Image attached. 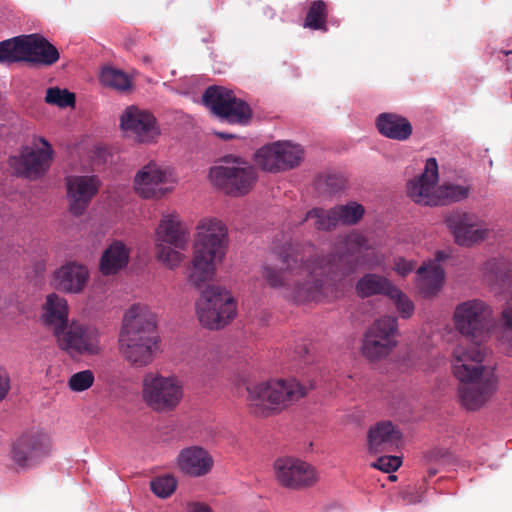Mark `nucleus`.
Listing matches in <instances>:
<instances>
[{"label":"nucleus","instance_id":"dca6fc26","mask_svg":"<svg viewBox=\"0 0 512 512\" xmlns=\"http://www.w3.org/2000/svg\"><path fill=\"white\" fill-rule=\"evenodd\" d=\"M40 141L44 145L43 148L34 149L25 146L21 149L18 156L10 157L9 164L18 175L30 180H36L42 177L49 169L53 150L47 140L41 138Z\"/></svg>","mask_w":512,"mask_h":512},{"label":"nucleus","instance_id":"5701e85b","mask_svg":"<svg viewBox=\"0 0 512 512\" xmlns=\"http://www.w3.org/2000/svg\"><path fill=\"white\" fill-rule=\"evenodd\" d=\"M214 461L207 450L199 446H191L180 451L177 457L178 468L186 475L201 477L208 474Z\"/></svg>","mask_w":512,"mask_h":512},{"label":"nucleus","instance_id":"79ce46f5","mask_svg":"<svg viewBox=\"0 0 512 512\" xmlns=\"http://www.w3.org/2000/svg\"><path fill=\"white\" fill-rule=\"evenodd\" d=\"M345 179L338 174H327L318 181V187L323 188L328 194H335L343 189Z\"/></svg>","mask_w":512,"mask_h":512},{"label":"nucleus","instance_id":"f3484780","mask_svg":"<svg viewBox=\"0 0 512 512\" xmlns=\"http://www.w3.org/2000/svg\"><path fill=\"white\" fill-rule=\"evenodd\" d=\"M174 182L175 178L170 169L163 168L155 162H149L135 175L134 188L142 198L159 199L172 189L165 185Z\"/></svg>","mask_w":512,"mask_h":512},{"label":"nucleus","instance_id":"c9c22d12","mask_svg":"<svg viewBox=\"0 0 512 512\" xmlns=\"http://www.w3.org/2000/svg\"><path fill=\"white\" fill-rule=\"evenodd\" d=\"M387 297L393 302L401 318L409 319L412 317L415 310L414 303L398 287L394 285Z\"/></svg>","mask_w":512,"mask_h":512},{"label":"nucleus","instance_id":"de8ad7c7","mask_svg":"<svg viewBox=\"0 0 512 512\" xmlns=\"http://www.w3.org/2000/svg\"><path fill=\"white\" fill-rule=\"evenodd\" d=\"M502 320L505 326L512 329V297L507 301L502 310Z\"/></svg>","mask_w":512,"mask_h":512},{"label":"nucleus","instance_id":"72a5a7b5","mask_svg":"<svg viewBox=\"0 0 512 512\" xmlns=\"http://www.w3.org/2000/svg\"><path fill=\"white\" fill-rule=\"evenodd\" d=\"M309 220H314L315 229L320 231H331L338 225L333 208L329 210L313 208L306 213L302 222Z\"/></svg>","mask_w":512,"mask_h":512},{"label":"nucleus","instance_id":"58836bf2","mask_svg":"<svg viewBox=\"0 0 512 512\" xmlns=\"http://www.w3.org/2000/svg\"><path fill=\"white\" fill-rule=\"evenodd\" d=\"M176 486V479L170 475L155 478L150 483L151 490L160 498L169 497L175 491Z\"/></svg>","mask_w":512,"mask_h":512},{"label":"nucleus","instance_id":"4468645a","mask_svg":"<svg viewBox=\"0 0 512 512\" xmlns=\"http://www.w3.org/2000/svg\"><path fill=\"white\" fill-rule=\"evenodd\" d=\"M60 349L73 354L96 355L101 351L96 328L72 321L55 336Z\"/></svg>","mask_w":512,"mask_h":512},{"label":"nucleus","instance_id":"ea45409f","mask_svg":"<svg viewBox=\"0 0 512 512\" xmlns=\"http://www.w3.org/2000/svg\"><path fill=\"white\" fill-rule=\"evenodd\" d=\"M325 18V4L322 1H315L307 14L305 20V26L313 29L319 30L323 28Z\"/></svg>","mask_w":512,"mask_h":512},{"label":"nucleus","instance_id":"7c9ffc66","mask_svg":"<svg viewBox=\"0 0 512 512\" xmlns=\"http://www.w3.org/2000/svg\"><path fill=\"white\" fill-rule=\"evenodd\" d=\"M394 284L386 277L374 273H367L362 276L355 285L358 296L362 298L384 295L388 296Z\"/></svg>","mask_w":512,"mask_h":512},{"label":"nucleus","instance_id":"37998d69","mask_svg":"<svg viewBox=\"0 0 512 512\" xmlns=\"http://www.w3.org/2000/svg\"><path fill=\"white\" fill-rule=\"evenodd\" d=\"M402 464V460L397 456H381L371 464V467L379 469L385 473L395 472Z\"/></svg>","mask_w":512,"mask_h":512},{"label":"nucleus","instance_id":"a18cd8bd","mask_svg":"<svg viewBox=\"0 0 512 512\" xmlns=\"http://www.w3.org/2000/svg\"><path fill=\"white\" fill-rule=\"evenodd\" d=\"M11 389V379L8 371L0 366V401L4 400Z\"/></svg>","mask_w":512,"mask_h":512},{"label":"nucleus","instance_id":"20e7f679","mask_svg":"<svg viewBox=\"0 0 512 512\" xmlns=\"http://www.w3.org/2000/svg\"><path fill=\"white\" fill-rule=\"evenodd\" d=\"M197 230L188 279L194 286L200 287L213 278L216 265L225 255L227 228L220 220L203 219Z\"/></svg>","mask_w":512,"mask_h":512},{"label":"nucleus","instance_id":"f704fd0d","mask_svg":"<svg viewBox=\"0 0 512 512\" xmlns=\"http://www.w3.org/2000/svg\"><path fill=\"white\" fill-rule=\"evenodd\" d=\"M337 223L343 225H354L358 223L364 215V207L356 202H350L346 205L333 207Z\"/></svg>","mask_w":512,"mask_h":512},{"label":"nucleus","instance_id":"603ef678","mask_svg":"<svg viewBox=\"0 0 512 512\" xmlns=\"http://www.w3.org/2000/svg\"><path fill=\"white\" fill-rule=\"evenodd\" d=\"M503 53H504L505 55H512V50L503 51Z\"/></svg>","mask_w":512,"mask_h":512},{"label":"nucleus","instance_id":"0eeeda50","mask_svg":"<svg viewBox=\"0 0 512 512\" xmlns=\"http://www.w3.org/2000/svg\"><path fill=\"white\" fill-rule=\"evenodd\" d=\"M237 304L225 288L207 286L196 302V313L202 326L215 330L230 323L236 316Z\"/></svg>","mask_w":512,"mask_h":512},{"label":"nucleus","instance_id":"1a4fd4ad","mask_svg":"<svg viewBox=\"0 0 512 512\" xmlns=\"http://www.w3.org/2000/svg\"><path fill=\"white\" fill-rule=\"evenodd\" d=\"M183 386L175 376H163L149 372L142 379V398L153 411L166 413L173 411L181 402Z\"/></svg>","mask_w":512,"mask_h":512},{"label":"nucleus","instance_id":"423d86ee","mask_svg":"<svg viewBox=\"0 0 512 512\" xmlns=\"http://www.w3.org/2000/svg\"><path fill=\"white\" fill-rule=\"evenodd\" d=\"M438 182V164L435 158H429L424 172L409 181L408 196L417 204L424 206L447 205L466 199L469 196L468 186L444 184L435 188Z\"/></svg>","mask_w":512,"mask_h":512},{"label":"nucleus","instance_id":"412c9836","mask_svg":"<svg viewBox=\"0 0 512 512\" xmlns=\"http://www.w3.org/2000/svg\"><path fill=\"white\" fill-rule=\"evenodd\" d=\"M70 212L82 215L92 198L97 194L100 181L97 176H68L65 179Z\"/></svg>","mask_w":512,"mask_h":512},{"label":"nucleus","instance_id":"a211bd4d","mask_svg":"<svg viewBox=\"0 0 512 512\" xmlns=\"http://www.w3.org/2000/svg\"><path fill=\"white\" fill-rule=\"evenodd\" d=\"M485 371L483 362H480L479 371L473 378L461 380L458 394L461 405L468 411H476L483 407L496 391V381L492 375L482 377Z\"/></svg>","mask_w":512,"mask_h":512},{"label":"nucleus","instance_id":"a19ab883","mask_svg":"<svg viewBox=\"0 0 512 512\" xmlns=\"http://www.w3.org/2000/svg\"><path fill=\"white\" fill-rule=\"evenodd\" d=\"M94 383V374L91 370H83L71 375L68 387L74 392H82L89 389Z\"/></svg>","mask_w":512,"mask_h":512},{"label":"nucleus","instance_id":"c756f323","mask_svg":"<svg viewBox=\"0 0 512 512\" xmlns=\"http://www.w3.org/2000/svg\"><path fill=\"white\" fill-rule=\"evenodd\" d=\"M418 288L425 297L438 293L444 280V270L438 263L423 265L418 268Z\"/></svg>","mask_w":512,"mask_h":512},{"label":"nucleus","instance_id":"c85d7f7f","mask_svg":"<svg viewBox=\"0 0 512 512\" xmlns=\"http://www.w3.org/2000/svg\"><path fill=\"white\" fill-rule=\"evenodd\" d=\"M129 261V250L121 241H114L102 254L100 271L104 275L116 274L126 267Z\"/></svg>","mask_w":512,"mask_h":512},{"label":"nucleus","instance_id":"864d4df0","mask_svg":"<svg viewBox=\"0 0 512 512\" xmlns=\"http://www.w3.org/2000/svg\"><path fill=\"white\" fill-rule=\"evenodd\" d=\"M429 474H430V476H433V475H435V474H436V471H432V470H431V471H429Z\"/></svg>","mask_w":512,"mask_h":512},{"label":"nucleus","instance_id":"09e8293b","mask_svg":"<svg viewBox=\"0 0 512 512\" xmlns=\"http://www.w3.org/2000/svg\"><path fill=\"white\" fill-rule=\"evenodd\" d=\"M190 512H211V509L205 504L192 503L190 505Z\"/></svg>","mask_w":512,"mask_h":512},{"label":"nucleus","instance_id":"aec40b11","mask_svg":"<svg viewBox=\"0 0 512 512\" xmlns=\"http://www.w3.org/2000/svg\"><path fill=\"white\" fill-rule=\"evenodd\" d=\"M120 126L126 136L141 143L152 142L158 135L155 117L135 106L125 109L120 118Z\"/></svg>","mask_w":512,"mask_h":512},{"label":"nucleus","instance_id":"b1692460","mask_svg":"<svg viewBox=\"0 0 512 512\" xmlns=\"http://www.w3.org/2000/svg\"><path fill=\"white\" fill-rule=\"evenodd\" d=\"M35 34H20L0 42V62L31 63L38 38Z\"/></svg>","mask_w":512,"mask_h":512},{"label":"nucleus","instance_id":"2f4dec72","mask_svg":"<svg viewBox=\"0 0 512 512\" xmlns=\"http://www.w3.org/2000/svg\"><path fill=\"white\" fill-rule=\"evenodd\" d=\"M100 83L118 91H126L130 88L131 82L126 73L112 66L102 68L99 75Z\"/></svg>","mask_w":512,"mask_h":512},{"label":"nucleus","instance_id":"bb28decb","mask_svg":"<svg viewBox=\"0 0 512 512\" xmlns=\"http://www.w3.org/2000/svg\"><path fill=\"white\" fill-rule=\"evenodd\" d=\"M375 125L382 136L392 140L406 141L413 133L410 121L396 113L385 112L379 114Z\"/></svg>","mask_w":512,"mask_h":512},{"label":"nucleus","instance_id":"473e14b6","mask_svg":"<svg viewBox=\"0 0 512 512\" xmlns=\"http://www.w3.org/2000/svg\"><path fill=\"white\" fill-rule=\"evenodd\" d=\"M36 47L31 64L51 66L59 60L57 48L45 38H38Z\"/></svg>","mask_w":512,"mask_h":512},{"label":"nucleus","instance_id":"9d476101","mask_svg":"<svg viewBox=\"0 0 512 512\" xmlns=\"http://www.w3.org/2000/svg\"><path fill=\"white\" fill-rule=\"evenodd\" d=\"M226 165L210 169L211 182L225 193L240 196L248 193L256 180L254 168L239 157L227 156Z\"/></svg>","mask_w":512,"mask_h":512},{"label":"nucleus","instance_id":"f257e3e1","mask_svg":"<svg viewBox=\"0 0 512 512\" xmlns=\"http://www.w3.org/2000/svg\"><path fill=\"white\" fill-rule=\"evenodd\" d=\"M367 249L366 237L356 232L345 237L341 252L326 256L312 257V246L289 245L279 254L281 267L265 265L262 276L287 299L299 303L321 301L334 293L337 282L358 269Z\"/></svg>","mask_w":512,"mask_h":512},{"label":"nucleus","instance_id":"39448f33","mask_svg":"<svg viewBox=\"0 0 512 512\" xmlns=\"http://www.w3.org/2000/svg\"><path fill=\"white\" fill-rule=\"evenodd\" d=\"M247 405L252 414L268 417L306 395L297 380H270L247 386Z\"/></svg>","mask_w":512,"mask_h":512},{"label":"nucleus","instance_id":"3c124183","mask_svg":"<svg viewBox=\"0 0 512 512\" xmlns=\"http://www.w3.org/2000/svg\"><path fill=\"white\" fill-rule=\"evenodd\" d=\"M216 135L223 140H230L235 137L233 134L223 133V132H216Z\"/></svg>","mask_w":512,"mask_h":512},{"label":"nucleus","instance_id":"7ed1b4c3","mask_svg":"<svg viewBox=\"0 0 512 512\" xmlns=\"http://www.w3.org/2000/svg\"><path fill=\"white\" fill-rule=\"evenodd\" d=\"M155 315L141 304H135L124 314L119 334V350L125 360L137 367L150 364L158 350Z\"/></svg>","mask_w":512,"mask_h":512},{"label":"nucleus","instance_id":"a878e982","mask_svg":"<svg viewBox=\"0 0 512 512\" xmlns=\"http://www.w3.org/2000/svg\"><path fill=\"white\" fill-rule=\"evenodd\" d=\"M41 320L56 336L68 325L67 301L55 293L47 295L42 308Z\"/></svg>","mask_w":512,"mask_h":512},{"label":"nucleus","instance_id":"4c0bfd02","mask_svg":"<svg viewBox=\"0 0 512 512\" xmlns=\"http://www.w3.org/2000/svg\"><path fill=\"white\" fill-rule=\"evenodd\" d=\"M155 250L158 260L162 261L170 268L179 266L183 260L182 253L178 251L180 250L179 248L157 242V245H155Z\"/></svg>","mask_w":512,"mask_h":512},{"label":"nucleus","instance_id":"4be33fe9","mask_svg":"<svg viewBox=\"0 0 512 512\" xmlns=\"http://www.w3.org/2000/svg\"><path fill=\"white\" fill-rule=\"evenodd\" d=\"M402 438L400 430L390 421H380L367 432V449L371 454L393 452Z\"/></svg>","mask_w":512,"mask_h":512},{"label":"nucleus","instance_id":"9b49d317","mask_svg":"<svg viewBox=\"0 0 512 512\" xmlns=\"http://www.w3.org/2000/svg\"><path fill=\"white\" fill-rule=\"evenodd\" d=\"M398 323L395 316L376 319L366 330L361 351L373 361L387 356L397 345Z\"/></svg>","mask_w":512,"mask_h":512},{"label":"nucleus","instance_id":"393cba45","mask_svg":"<svg viewBox=\"0 0 512 512\" xmlns=\"http://www.w3.org/2000/svg\"><path fill=\"white\" fill-rule=\"evenodd\" d=\"M157 242L170 245L175 248L185 249L188 243V236L184 225L180 222L178 215H163L155 232V245Z\"/></svg>","mask_w":512,"mask_h":512},{"label":"nucleus","instance_id":"ddd939ff","mask_svg":"<svg viewBox=\"0 0 512 512\" xmlns=\"http://www.w3.org/2000/svg\"><path fill=\"white\" fill-rule=\"evenodd\" d=\"M445 224L454 237L456 244L470 247L484 241L489 228L475 213L453 210L445 216Z\"/></svg>","mask_w":512,"mask_h":512},{"label":"nucleus","instance_id":"8fccbe9b","mask_svg":"<svg viewBox=\"0 0 512 512\" xmlns=\"http://www.w3.org/2000/svg\"><path fill=\"white\" fill-rule=\"evenodd\" d=\"M435 257L437 262H441L448 258V254L444 251H437Z\"/></svg>","mask_w":512,"mask_h":512},{"label":"nucleus","instance_id":"f8f14e48","mask_svg":"<svg viewBox=\"0 0 512 512\" xmlns=\"http://www.w3.org/2000/svg\"><path fill=\"white\" fill-rule=\"evenodd\" d=\"M304 159V150L290 141H276L260 148L255 161L263 170L279 172L293 169Z\"/></svg>","mask_w":512,"mask_h":512},{"label":"nucleus","instance_id":"e433bc0d","mask_svg":"<svg viewBox=\"0 0 512 512\" xmlns=\"http://www.w3.org/2000/svg\"><path fill=\"white\" fill-rule=\"evenodd\" d=\"M45 102L60 108L74 107L76 97L74 93L67 89L50 87L46 91Z\"/></svg>","mask_w":512,"mask_h":512},{"label":"nucleus","instance_id":"49530a36","mask_svg":"<svg viewBox=\"0 0 512 512\" xmlns=\"http://www.w3.org/2000/svg\"><path fill=\"white\" fill-rule=\"evenodd\" d=\"M415 269V263L404 258H398L394 264V270L401 276H406Z\"/></svg>","mask_w":512,"mask_h":512},{"label":"nucleus","instance_id":"2eb2a0df","mask_svg":"<svg viewBox=\"0 0 512 512\" xmlns=\"http://www.w3.org/2000/svg\"><path fill=\"white\" fill-rule=\"evenodd\" d=\"M280 485L291 490H303L319 481V473L311 464L296 458H280L274 464Z\"/></svg>","mask_w":512,"mask_h":512},{"label":"nucleus","instance_id":"c03bdc74","mask_svg":"<svg viewBox=\"0 0 512 512\" xmlns=\"http://www.w3.org/2000/svg\"><path fill=\"white\" fill-rule=\"evenodd\" d=\"M486 270L494 275L496 280L505 282L508 278L507 263L501 259H493L486 263Z\"/></svg>","mask_w":512,"mask_h":512},{"label":"nucleus","instance_id":"cd10ccee","mask_svg":"<svg viewBox=\"0 0 512 512\" xmlns=\"http://www.w3.org/2000/svg\"><path fill=\"white\" fill-rule=\"evenodd\" d=\"M87 268L75 262L67 263L55 273V282L59 290L67 293L81 292L88 281Z\"/></svg>","mask_w":512,"mask_h":512},{"label":"nucleus","instance_id":"6ab92c4d","mask_svg":"<svg viewBox=\"0 0 512 512\" xmlns=\"http://www.w3.org/2000/svg\"><path fill=\"white\" fill-rule=\"evenodd\" d=\"M50 452L49 437L40 432L22 434L13 444L11 457L21 468H31L37 465Z\"/></svg>","mask_w":512,"mask_h":512},{"label":"nucleus","instance_id":"6e6552de","mask_svg":"<svg viewBox=\"0 0 512 512\" xmlns=\"http://www.w3.org/2000/svg\"><path fill=\"white\" fill-rule=\"evenodd\" d=\"M204 106L219 120L232 125H247L253 116L250 105L223 86L212 85L202 95Z\"/></svg>","mask_w":512,"mask_h":512},{"label":"nucleus","instance_id":"f03ea898","mask_svg":"<svg viewBox=\"0 0 512 512\" xmlns=\"http://www.w3.org/2000/svg\"><path fill=\"white\" fill-rule=\"evenodd\" d=\"M492 310L482 300H468L456 306L455 329L464 336L453 350V373L457 379H471L484 362L488 349L484 341L491 326Z\"/></svg>","mask_w":512,"mask_h":512}]
</instances>
